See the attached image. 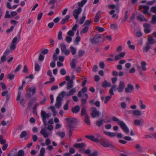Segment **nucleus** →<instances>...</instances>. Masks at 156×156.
I'll return each mask as SVG.
<instances>
[{"label":"nucleus","instance_id":"5fc2aeb1","mask_svg":"<svg viewBox=\"0 0 156 156\" xmlns=\"http://www.w3.org/2000/svg\"><path fill=\"white\" fill-rule=\"evenodd\" d=\"M14 77L15 76L13 74H11V73L9 74L8 75V78L10 80L13 79Z\"/></svg>","mask_w":156,"mask_h":156},{"label":"nucleus","instance_id":"a19ab883","mask_svg":"<svg viewBox=\"0 0 156 156\" xmlns=\"http://www.w3.org/2000/svg\"><path fill=\"white\" fill-rule=\"evenodd\" d=\"M76 91V89L75 88H72L69 91V94H70L71 95H73L74 93Z\"/></svg>","mask_w":156,"mask_h":156},{"label":"nucleus","instance_id":"a18cd8bd","mask_svg":"<svg viewBox=\"0 0 156 156\" xmlns=\"http://www.w3.org/2000/svg\"><path fill=\"white\" fill-rule=\"evenodd\" d=\"M27 135V132L25 131H24L22 132L21 133L20 135V138H23L24 137L26 136Z\"/></svg>","mask_w":156,"mask_h":156},{"label":"nucleus","instance_id":"0e129e2a","mask_svg":"<svg viewBox=\"0 0 156 156\" xmlns=\"http://www.w3.org/2000/svg\"><path fill=\"white\" fill-rule=\"evenodd\" d=\"M14 28V26H11L10 29H8L6 30L7 33H9L12 31Z\"/></svg>","mask_w":156,"mask_h":156},{"label":"nucleus","instance_id":"a211bd4d","mask_svg":"<svg viewBox=\"0 0 156 156\" xmlns=\"http://www.w3.org/2000/svg\"><path fill=\"white\" fill-rule=\"evenodd\" d=\"M17 151V150L16 148L13 149L10 151L8 155H10V156L16 155Z\"/></svg>","mask_w":156,"mask_h":156},{"label":"nucleus","instance_id":"6ab92c4d","mask_svg":"<svg viewBox=\"0 0 156 156\" xmlns=\"http://www.w3.org/2000/svg\"><path fill=\"white\" fill-rule=\"evenodd\" d=\"M101 12V11H99L96 14L95 18L94 19V21L95 22H98L99 20V17L100 15Z\"/></svg>","mask_w":156,"mask_h":156},{"label":"nucleus","instance_id":"ea45409f","mask_svg":"<svg viewBox=\"0 0 156 156\" xmlns=\"http://www.w3.org/2000/svg\"><path fill=\"white\" fill-rule=\"evenodd\" d=\"M140 107L141 109H144L146 108V106L143 104V101L140 100Z\"/></svg>","mask_w":156,"mask_h":156},{"label":"nucleus","instance_id":"7c9ffc66","mask_svg":"<svg viewBox=\"0 0 156 156\" xmlns=\"http://www.w3.org/2000/svg\"><path fill=\"white\" fill-rule=\"evenodd\" d=\"M45 149L44 147H42L40 151V154L39 156H44Z\"/></svg>","mask_w":156,"mask_h":156},{"label":"nucleus","instance_id":"c85d7f7f","mask_svg":"<svg viewBox=\"0 0 156 156\" xmlns=\"http://www.w3.org/2000/svg\"><path fill=\"white\" fill-rule=\"evenodd\" d=\"M128 12V10H126L125 12V15L124 18L122 20V22H125L128 19V15L127 14Z\"/></svg>","mask_w":156,"mask_h":156},{"label":"nucleus","instance_id":"b1692460","mask_svg":"<svg viewBox=\"0 0 156 156\" xmlns=\"http://www.w3.org/2000/svg\"><path fill=\"white\" fill-rule=\"evenodd\" d=\"M151 22L153 25L156 24V15H154L152 16Z\"/></svg>","mask_w":156,"mask_h":156},{"label":"nucleus","instance_id":"603ef678","mask_svg":"<svg viewBox=\"0 0 156 156\" xmlns=\"http://www.w3.org/2000/svg\"><path fill=\"white\" fill-rule=\"evenodd\" d=\"M62 32L61 31H60L58 34V40H61L62 39Z\"/></svg>","mask_w":156,"mask_h":156},{"label":"nucleus","instance_id":"ddd939ff","mask_svg":"<svg viewBox=\"0 0 156 156\" xmlns=\"http://www.w3.org/2000/svg\"><path fill=\"white\" fill-rule=\"evenodd\" d=\"M81 115L82 116H87L88 115L86 108L83 107L81 110Z\"/></svg>","mask_w":156,"mask_h":156},{"label":"nucleus","instance_id":"7ed1b4c3","mask_svg":"<svg viewBox=\"0 0 156 156\" xmlns=\"http://www.w3.org/2000/svg\"><path fill=\"white\" fill-rule=\"evenodd\" d=\"M41 115L42 118L43 122H44V125L45 126L47 124V122L46 121V118L50 116L51 113H46L44 111H41Z\"/></svg>","mask_w":156,"mask_h":156},{"label":"nucleus","instance_id":"6e6d98bb","mask_svg":"<svg viewBox=\"0 0 156 156\" xmlns=\"http://www.w3.org/2000/svg\"><path fill=\"white\" fill-rule=\"evenodd\" d=\"M21 94V92L20 91H18V95L16 98V100L17 101H18L20 99Z\"/></svg>","mask_w":156,"mask_h":156},{"label":"nucleus","instance_id":"a878e982","mask_svg":"<svg viewBox=\"0 0 156 156\" xmlns=\"http://www.w3.org/2000/svg\"><path fill=\"white\" fill-rule=\"evenodd\" d=\"M150 45L146 43V46L145 47L143 48V51H145L146 52H147L148 50L150 49Z\"/></svg>","mask_w":156,"mask_h":156},{"label":"nucleus","instance_id":"774afa93","mask_svg":"<svg viewBox=\"0 0 156 156\" xmlns=\"http://www.w3.org/2000/svg\"><path fill=\"white\" fill-rule=\"evenodd\" d=\"M61 105V102H57L55 104V106L56 108H59Z\"/></svg>","mask_w":156,"mask_h":156},{"label":"nucleus","instance_id":"2f4dec72","mask_svg":"<svg viewBox=\"0 0 156 156\" xmlns=\"http://www.w3.org/2000/svg\"><path fill=\"white\" fill-rule=\"evenodd\" d=\"M89 30V27H86L80 32V34H84L87 33Z\"/></svg>","mask_w":156,"mask_h":156},{"label":"nucleus","instance_id":"13d9d810","mask_svg":"<svg viewBox=\"0 0 156 156\" xmlns=\"http://www.w3.org/2000/svg\"><path fill=\"white\" fill-rule=\"evenodd\" d=\"M156 2V0H153L152 1H151L148 2H147V5H153Z\"/></svg>","mask_w":156,"mask_h":156},{"label":"nucleus","instance_id":"864d4df0","mask_svg":"<svg viewBox=\"0 0 156 156\" xmlns=\"http://www.w3.org/2000/svg\"><path fill=\"white\" fill-rule=\"evenodd\" d=\"M16 44H12V43L10 47L11 50H14L16 48Z\"/></svg>","mask_w":156,"mask_h":156},{"label":"nucleus","instance_id":"e433bc0d","mask_svg":"<svg viewBox=\"0 0 156 156\" xmlns=\"http://www.w3.org/2000/svg\"><path fill=\"white\" fill-rule=\"evenodd\" d=\"M65 40L68 43H70L72 41V38L70 36H67L66 37Z\"/></svg>","mask_w":156,"mask_h":156},{"label":"nucleus","instance_id":"72a5a7b5","mask_svg":"<svg viewBox=\"0 0 156 156\" xmlns=\"http://www.w3.org/2000/svg\"><path fill=\"white\" fill-rule=\"evenodd\" d=\"M57 134L61 138L64 137L65 135V133L64 132H58Z\"/></svg>","mask_w":156,"mask_h":156},{"label":"nucleus","instance_id":"4d7b16f0","mask_svg":"<svg viewBox=\"0 0 156 156\" xmlns=\"http://www.w3.org/2000/svg\"><path fill=\"white\" fill-rule=\"evenodd\" d=\"M9 11L8 10H7L6 11L5 15V18H10L11 17V15L9 14Z\"/></svg>","mask_w":156,"mask_h":156},{"label":"nucleus","instance_id":"49530a36","mask_svg":"<svg viewBox=\"0 0 156 156\" xmlns=\"http://www.w3.org/2000/svg\"><path fill=\"white\" fill-rule=\"evenodd\" d=\"M67 34L69 36L73 37L74 35V33L72 30H69L67 33Z\"/></svg>","mask_w":156,"mask_h":156},{"label":"nucleus","instance_id":"bb28decb","mask_svg":"<svg viewBox=\"0 0 156 156\" xmlns=\"http://www.w3.org/2000/svg\"><path fill=\"white\" fill-rule=\"evenodd\" d=\"M147 63L146 62L143 61L141 62V65L142 66V69L143 71H145L146 70V66Z\"/></svg>","mask_w":156,"mask_h":156},{"label":"nucleus","instance_id":"f03ea898","mask_svg":"<svg viewBox=\"0 0 156 156\" xmlns=\"http://www.w3.org/2000/svg\"><path fill=\"white\" fill-rule=\"evenodd\" d=\"M101 34H96L93 38H90V40L93 44H97L101 42Z\"/></svg>","mask_w":156,"mask_h":156},{"label":"nucleus","instance_id":"f3484780","mask_svg":"<svg viewBox=\"0 0 156 156\" xmlns=\"http://www.w3.org/2000/svg\"><path fill=\"white\" fill-rule=\"evenodd\" d=\"M102 86L104 88H106L107 87H110L111 84L110 83L108 82L106 80H105L102 83Z\"/></svg>","mask_w":156,"mask_h":156},{"label":"nucleus","instance_id":"1a4fd4ad","mask_svg":"<svg viewBox=\"0 0 156 156\" xmlns=\"http://www.w3.org/2000/svg\"><path fill=\"white\" fill-rule=\"evenodd\" d=\"M134 87L133 85L130 84L127 85V87L125 89V91L126 93H131L134 90Z\"/></svg>","mask_w":156,"mask_h":156},{"label":"nucleus","instance_id":"5701e85b","mask_svg":"<svg viewBox=\"0 0 156 156\" xmlns=\"http://www.w3.org/2000/svg\"><path fill=\"white\" fill-rule=\"evenodd\" d=\"M135 148L137 150L140 152H142L143 151L142 147L138 144H136L135 145Z\"/></svg>","mask_w":156,"mask_h":156},{"label":"nucleus","instance_id":"c03bdc74","mask_svg":"<svg viewBox=\"0 0 156 156\" xmlns=\"http://www.w3.org/2000/svg\"><path fill=\"white\" fill-rule=\"evenodd\" d=\"M96 29L99 32H102L105 30V29L104 28L98 26L96 27Z\"/></svg>","mask_w":156,"mask_h":156},{"label":"nucleus","instance_id":"58836bf2","mask_svg":"<svg viewBox=\"0 0 156 156\" xmlns=\"http://www.w3.org/2000/svg\"><path fill=\"white\" fill-rule=\"evenodd\" d=\"M69 101H68L66 104L63 106V108L65 110H67L69 109Z\"/></svg>","mask_w":156,"mask_h":156},{"label":"nucleus","instance_id":"9b49d317","mask_svg":"<svg viewBox=\"0 0 156 156\" xmlns=\"http://www.w3.org/2000/svg\"><path fill=\"white\" fill-rule=\"evenodd\" d=\"M147 40L148 42L147 43L150 45L154 44L156 42V41L154 39L152 38V37H149L148 38Z\"/></svg>","mask_w":156,"mask_h":156},{"label":"nucleus","instance_id":"79ce46f5","mask_svg":"<svg viewBox=\"0 0 156 156\" xmlns=\"http://www.w3.org/2000/svg\"><path fill=\"white\" fill-rule=\"evenodd\" d=\"M40 69V67L39 65L37 63L35 64V70L36 72L38 71Z\"/></svg>","mask_w":156,"mask_h":156},{"label":"nucleus","instance_id":"37998d69","mask_svg":"<svg viewBox=\"0 0 156 156\" xmlns=\"http://www.w3.org/2000/svg\"><path fill=\"white\" fill-rule=\"evenodd\" d=\"M85 137L87 138L88 139L90 140H91L93 141L94 140V136L93 135L89 136V135H86L85 136Z\"/></svg>","mask_w":156,"mask_h":156},{"label":"nucleus","instance_id":"4c0bfd02","mask_svg":"<svg viewBox=\"0 0 156 156\" xmlns=\"http://www.w3.org/2000/svg\"><path fill=\"white\" fill-rule=\"evenodd\" d=\"M110 27L113 30H116L118 29V26L115 24H112L111 25Z\"/></svg>","mask_w":156,"mask_h":156},{"label":"nucleus","instance_id":"338daca9","mask_svg":"<svg viewBox=\"0 0 156 156\" xmlns=\"http://www.w3.org/2000/svg\"><path fill=\"white\" fill-rule=\"evenodd\" d=\"M86 19V16H82V18L80 21V24H82L84 22Z\"/></svg>","mask_w":156,"mask_h":156},{"label":"nucleus","instance_id":"8fccbe9b","mask_svg":"<svg viewBox=\"0 0 156 156\" xmlns=\"http://www.w3.org/2000/svg\"><path fill=\"white\" fill-rule=\"evenodd\" d=\"M143 27L144 29H148L150 28L151 27V26L148 23H145L143 24Z\"/></svg>","mask_w":156,"mask_h":156},{"label":"nucleus","instance_id":"4468645a","mask_svg":"<svg viewBox=\"0 0 156 156\" xmlns=\"http://www.w3.org/2000/svg\"><path fill=\"white\" fill-rule=\"evenodd\" d=\"M117 87L116 85H112L111 88L109 90V93L112 95H113L114 94V93L113 92V90L115 91L117 90Z\"/></svg>","mask_w":156,"mask_h":156},{"label":"nucleus","instance_id":"412c9836","mask_svg":"<svg viewBox=\"0 0 156 156\" xmlns=\"http://www.w3.org/2000/svg\"><path fill=\"white\" fill-rule=\"evenodd\" d=\"M84 146L85 144L83 143L79 144H74V147L77 148L83 147Z\"/></svg>","mask_w":156,"mask_h":156},{"label":"nucleus","instance_id":"3c124183","mask_svg":"<svg viewBox=\"0 0 156 156\" xmlns=\"http://www.w3.org/2000/svg\"><path fill=\"white\" fill-rule=\"evenodd\" d=\"M0 84L1 85V87L3 90H5L6 89V85L4 83L1 82Z\"/></svg>","mask_w":156,"mask_h":156},{"label":"nucleus","instance_id":"4be33fe9","mask_svg":"<svg viewBox=\"0 0 156 156\" xmlns=\"http://www.w3.org/2000/svg\"><path fill=\"white\" fill-rule=\"evenodd\" d=\"M105 122L103 120H98L96 121V124L99 127H100Z\"/></svg>","mask_w":156,"mask_h":156},{"label":"nucleus","instance_id":"20e7f679","mask_svg":"<svg viewBox=\"0 0 156 156\" xmlns=\"http://www.w3.org/2000/svg\"><path fill=\"white\" fill-rule=\"evenodd\" d=\"M91 111L92 112L90 114L93 118H94L96 117H99L100 113L97 110V109L95 107H93L91 108Z\"/></svg>","mask_w":156,"mask_h":156},{"label":"nucleus","instance_id":"0eeeda50","mask_svg":"<svg viewBox=\"0 0 156 156\" xmlns=\"http://www.w3.org/2000/svg\"><path fill=\"white\" fill-rule=\"evenodd\" d=\"M62 53H64L66 55H68L70 53V51L68 49H67L66 47L64 44H61L60 45Z\"/></svg>","mask_w":156,"mask_h":156},{"label":"nucleus","instance_id":"052dcab7","mask_svg":"<svg viewBox=\"0 0 156 156\" xmlns=\"http://www.w3.org/2000/svg\"><path fill=\"white\" fill-rule=\"evenodd\" d=\"M25 102H26V101L25 100V99L24 98H22L20 102V104L21 105H22L23 107L25 106Z\"/></svg>","mask_w":156,"mask_h":156},{"label":"nucleus","instance_id":"c756f323","mask_svg":"<svg viewBox=\"0 0 156 156\" xmlns=\"http://www.w3.org/2000/svg\"><path fill=\"white\" fill-rule=\"evenodd\" d=\"M85 119H84V122L88 125H90V121L89 120V118L90 117L88 115L87 116H86L84 117Z\"/></svg>","mask_w":156,"mask_h":156},{"label":"nucleus","instance_id":"dca6fc26","mask_svg":"<svg viewBox=\"0 0 156 156\" xmlns=\"http://www.w3.org/2000/svg\"><path fill=\"white\" fill-rule=\"evenodd\" d=\"M70 17V15H66L64 19H62L61 22V23L62 24H65L66 22H67Z\"/></svg>","mask_w":156,"mask_h":156},{"label":"nucleus","instance_id":"f8f14e48","mask_svg":"<svg viewBox=\"0 0 156 156\" xmlns=\"http://www.w3.org/2000/svg\"><path fill=\"white\" fill-rule=\"evenodd\" d=\"M40 133L43 136L44 138H47L48 136V133L46 131L45 129L44 128L42 129L41 130Z\"/></svg>","mask_w":156,"mask_h":156},{"label":"nucleus","instance_id":"473e14b6","mask_svg":"<svg viewBox=\"0 0 156 156\" xmlns=\"http://www.w3.org/2000/svg\"><path fill=\"white\" fill-rule=\"evenodd\" d=\"M24 151L23 150H21L18 151L17 156H24Z\"/></svg>","mask_w":156,"mask_h":156},{"label":"nucleus","instance_id":"423d86ee","mask_svg":"<svg viewBox=\"0 0 156 156\" xmlns=\"http://www.w3.org/2000/svg\"><path fill=\"white\" fill-rule=\"evenodd\" d=\"M82 11L81 8L79 7L77 9H75L73 11V15L77 21H78L79 15L80 14Z\"/></svg>","mask_w":156,"mask_h":156},{"label":"nucleus","instance_id":"c9c22d12","mask_svg":"<svg viewBox=\"0 0 156 156\" xmlns=\"http://www.w3.org/2000/svg\"><path fill=\"white\" fill-rule=\"evenodd\" d=\"M28 91L29 92H32V95H34L36 93V87H34L32 89L31 88H28Z\"/></svg>","mask_w":156,"mask_h":156},{"label":"nucleus","instance_id":"e2e57ef3","mask_svg":"<svg viewBox=\"0 0 156 156\" xmlns=\"http://www.w3.org/2000/svg\"><path fill=\"white\" fill-rule=\"evenodd\" d=\"M23 72L24 73H27L28 72V69L27 66L26 65L24 66L23 69Z\"/></svg>","mask_w":156,"mask_h":156},{"label":"nucleus","instance_id":"bf43d9fd","mask_svg":"<svg viewBox=\"0 0 156 156\" xmlns=\"http://www.w3.org/2000/svg\"><path fill=\"white\" fill-rule=\"evenodd\" d=\"M85 53V51L84 50H80L78 52L79 56L81 57L83 56Z\"/></svg>","mask_w":156,"mask_h":156},{"label":"nucleus","instance_id":"09e8293b","mask_svg":"<svg viewBox=\"0 0 156 156\" xmlns=\"http://www.w3.org/2000/svg\"><path fill=\"white\" fill-rule=\"evenodd\" d=\"M138 19L141 21H144V17L143 15H140L137 17Z\"/></svg>","mask_w":156,"mask_h":156},{"label":"nucleus","instance_id":"9d476101","mask_svg":"<svg viewBox=\"0 0 156 156\" xmlns=\"http://www.w3.org/2000/svg\"><path fill=\"white\" fill-rule=\"evenodd\" d=\"M80 109V108L79 106L77 105L75 106L72 108L71 111L73 113L77 114L79 112Z\"/></svg>","mask_w":156,"mask_h":156},{"label":"nucleus","instance_id":"69168bd1","mask_svg":"<svg viewBox=\"0 0 156 156\" xmlns=\"http://www.w3.org/2000/svg\"><path fill=\"white\" fill-rule=\"evenodd\" d=\"M118 78L116 77L112 78L111 79L112 82L113 84H115L117 81V80Z\"/></svg>","mask_w":156,"mask_h":156},{"label":"nucleus","instance_id":"2eb2a0df","mask_svg":"<svg viewBox=\"0 0 156 156\" xmlns=\"http://www.w3.org/2000/svg\"><path fill=\"white\" fill-rule=\"evenodd\" d=\"M66 120L67 122H70V123L75 124L77 122V120L76 119L73 118H66Z\"/></svg>","mask_w":156,"mask_h":156},{"label":"nucleus","instance_id":"cd10ccee","mask_svg":"<svg viewBox=\"0 0 156 156\" xmlns=\"http://www.w3.org/2000/svg\"><path fill=\"white\" fill-rule=\"evenodd\" d=\"M70 49L71 52L72 53V54L73 55H75L76 52V49L73 47L71 46L70 47Z\"/></svg>","mask_w":156,"mask_h":156},{"label":"nucleus","instance_id":"f704fd0d","mask_svg":"<svg viewBox=\"0 0 156 156\" xmlns=\"http://www.w3.org/2000/svg\"><path fill=\"white\" fill-rule=\"evenodd\" d=\"M142 122V120H137L136 119L134 121V123L136 126H140Z\"/></svg>","mask_w":156,"mask_h":156},{"label":"nucleus","instance_id":"f257e3e1","mask_svg":"<svg viewBox=\"0 0 156 156\" xmlns=\"http://www.w3.org/2000/svg\"><path fill=\"white\" fill-rule=\"evenodd\" d=\"M112 119L113 121L118 122V124L120 125V127L125 133H129V129L123 121L119 120L118 118L115 116H113L112 118Z\"/></svg>","mask_w":156,"mask_h":156},{"label":"nucleus","instance_id":"680f3d73","mask_svg":"<svg viewBox=\"0 0 156 156\" xmlns=\"http://www.w3.org/2000/svg\"><path fill=\"white\" fill-rule=\"evenodd\" d=\"M66 71L64 69H62L60 71V73L62 75H64L66 74Z\"/></svg>","mask_w":156,"mask_h":156},{"label":"nucleus","instance_id":"39448f33","mask_svg":"<svg viewBox=\"0 0 156 156\" xmlns=\"http://www.w3.org/2000/svg\"><path fill=\"white\" fill-rule=\"evenodd\" d=\"M100 142H101V144L104 147H107L111 146L115 149H116V148L114 146L109 143L107 140L105 139H101Z\"/></svg>","mask_w":156,"mask_h":156},{"label":"nucleus","instance_id":"aec40b11","mask_svg":"<svg viewBox=\"0 0 156 156\" xmlns=\"http://www.w3.org/2000/svg\"><path fill=\"white\" fill-rule=\"evenodd\" d=\"M132 112L133 114L137 116H140L142 115L141 112L137 110H133Z\"/></svg>","mask_w":156,"mask_h":156},{"label":"nucleus","instance_id":"6e6552de","mask_svg":"<svg viewBox=\"0 0 156 156\" xmlns=\"http://www.w3.org/2000/svg\"><path fill=\"white\" fill-rule=\"evenodd\" d=\"M125 87V83L122 81H120L118 87L117 88V90L119 92H122L123 91Z\"/></svg>","mask_w":156,"mask_h":156},{"label":"nucleus","instance_id":"de8ad7c7","mask_svg":"<svg viewBox=\"0 0 156 156\" xmlns=\"http://www.w3.org/2000/svg\"><path fill=\"white\" fill-rule=\"evenodd\" d=\"M98 152L97 151H94V152H93L90 154H88V156H98Z\"/></svg>","mask_w":156,"mask_h":156},{"label":"nucleus","instance_id":"393cba45","mask_svg":"<svg viewBox=\"0 0 156 156\" xmlns=\"http://www.w3.org/2000/svg\"><path fill=\"white\" fill-rule=\"evenodd\" d=\"M86 98H83L81 99V103L82 105H84L87 102V100L88 98V96L87 94H85Z\"/></svg>","mask_w":156,"mask_h":156}]
</instances>
